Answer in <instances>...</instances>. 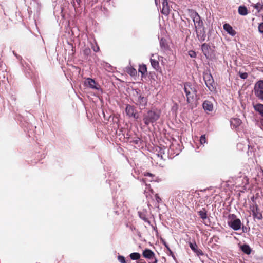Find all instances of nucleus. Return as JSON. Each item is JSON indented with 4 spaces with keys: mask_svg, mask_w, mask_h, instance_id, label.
<instances>
[{
    "mask_svg": "<svg viewBox=\"0 0 263 263\" xmlns=\"http://www.w3.org/2000/svg\"><path fill=\"white\" fill-rule=\"evenodd\" d=\"M184 91L186 93L187 101L192 108L196 106V90L195 83H185Z\"/></svg>",
    "mask_w": 263,
    "mask_h": 263,
    "instance_id": "1",
    "label": "nucleus"
},
{
    "mask_svg": "<svg viewBox=\"0 0 263 263\" xmlns=\"http://www.w3.org/2000/svg\"><path fill=\"white\" fill-rule=\"evenodd\" d=\"M186 12L187 15L193 20L196 30H197L200 29L203 26V22L198 13L192 9H187Z\"/></svg>",
    "mask_w": 263,
    "mask_h": 263,
    "instance_id": "2",
    "label": "nucleus"
},
{
    "mask_svg": "<svg viewBox=\"0 0 263 263\" xmlns=\"http://www.w3.org/2000/svg\"><path fill=\"white\" fill-rule=\"evenodd\" d=\"M160 117V113L159 112L154 111L153 110L148 111L144 115L143 121L144 123L148 125L151 123L156 122Z\"/></svg>",
    "mask_w": 263,
    "mask_h": 263,
    "instance_id": "3",
    "label": "nucleus"
},
{
    "mask_svg": "<svg viewBox=\"0 0 263 263\" xmlns=\"http://www.w3.org/2000/svg\"><path fill=\"white\" fill-rule=\"evenodd\" d=\"M228 224L234 230L237 231L241 228V222L239 219L236 218L234 214L229 216Z\"/></svg>",
    "mask_w": 263,
    "mask_h": 263,
    "instance_id": "4",
    "label": "nucleus"
},
{
    "mask_svg": "<svg viewBox=\"0 0 263 263\" xmlns=\"http://www.w3.org/2000/svg\"><path fill=\"white\" fill-rule=\"evenodd\" d=\"M136 94L137 96H135L133 99V102L139 106L140 109L145 108L147 103V98L139 94L137 92H136Z\"/></svg>",
    "mask_w": 263,
    "mask_h": 263,
    "instance_id": "5",
    "label": "nucleus"
},
{
    "mask_svg": "<svg viewBox=\"0 0 263 263\" xmlns=\"http://www.w3.org/2000/svg\"><path fill=\"white\" fill-rule=\"evenodd\" d=\"M250 209L252 211L253 216L254 218L258 220L262 219V216L261 212L259 211L258 206L257 205H253L251 206Z\"/></svg>",
    "mask_w": 263,
    "mask_h": 263,
    "instance_id": "6",
    "label": "nucleus"
},
{
    "mask_svg": "<svg viewBox=\"0 0 263 263\" xmlns=\"http://www.w3.org/2000/svg\"><path fill=\"white\" fill-rule=\"evenodd\" d=\"M254 91L255 95L263 100V83H256Z\"/></svg>",
    "mask_w": 263,
    "mask_h": 263,
    "instance_id": "7",
    "label": "nucleus"
},
{
    "mask_svg": "<svg viewBox=\"0 0 263 263\" xmlns=\"http://www.w3.org/2000/svg\"><path fill=\"white\" fill-rule=\"evenodd\" d=\"M125 111L127 115L129 117H132L135 119H137L138 118V116L135 112V110L133 106L130 105H127L126 107Z\"/></svg>",
    "mask_w": 263,
    "mask_h": 263,
    "instance_id": "8",
    "label": "nucleus"
},
{
    "mask_svg": "<svg viewBox=\"0 0 263 263\" xmlns=\"http://www.w3.org/2000/svg\"><path fill=\"white\" fill-rule=\"evenodd\" d=\"M87 89H91L94 91H101L100 86L98 83H84Z\"/></svg>",
    "mask_w": 263,
    "mask_h": 263,
    "instance_id": "9",
    "label": "nucleus"
},
{
    "mask_svg": "<svg viewBox=\"0 0 263 263\" xmlns=\"http://www.w3.org/2000/svg\"><path fill=\"white\" fill-rule=\"evenodd\" d=\"M143 255L145 258L149 259H153L155 257L154 253L149 249H146L144 250L143 252Z\"/></svg>",
    "mask_w": 263,
    "mask_h": 263,
    "instance_id": "10",
    "label": "nucleus"
},
{
    "mask_svg": "<svg viewBox=\"0 0 263 263\" xmlns=\"http://www.w3.org/2000/svg\"><path fill=\"white\" fill-rule=\"evenodd\" d=\"M223 29L228 33L232 36H234L236 34V31L233 29L232 27L228 24H225L223 25Z\"/></svg>",
    "mask_w": 263,
    "mask_h": 263,
    "instance_id": "11",
    "label": "nucleus"
},
{
    "mask_svg": "<svg viewBox=\"0 0 263 263\" xmlns=\"http://www.w3.org/2000/svg\"><path fill=\"white\" fill-rule=\"evenodd\" d=\"M203 108L205 110L211 111L213 110V106L212 102L206 100L203 103Z\"/></svg>",
    "mask_w": 263,
    "mask_h": 263,
    "instance_id": "12",
    "label": "nucleus"
},
{
    "mask_svg": "<svg viewBox=\"0 0 263 263\" xmlns=\"http://www.w3.org/2000/svg\"><path fill=\"white\" fill-rule=\"evenodd\" d=\"M230 122L231 126L233 127L236 128L241 124V121L237 118H234L231 120Z\"/></svg>",
    "mask_w": 263,
    "mask_h": 263,
    "instance_id": "13",
    "label": "nucleus"
},
{
    "mask_svg": "<svg viewBox=\"0 0 263 263\" xmlns=\"http://www.w3.org/2000/svg\"><path fill=\"white\" fill-rule=\"evenodd\" d=\"M254 107L263 117V104H258L254 105Z\"/></svg>",
    "mask_w": 263,
    "mask_h": 263,
    "instance_id": "14",
    "label": "nucleus"
},
{
    "mask_svg": "<svg viewBox=\"0 0 263 263\" xmlns=\"http://www.w3.org/2000/svg\"><path fill=\"white\" fill-rule=\"evenodd\" d=\"M241 249L245 253H246L247 254H250L251 253V248L247 245H243L241 246Z\"/></svg>",
    "mask_w": 263,
    "mask_h": 263,
    "instance_id": "15",
    "label": "nucleus"
},
{
    "mask_svg": "<svg viewBox=\"0 0 263 263\" xmlns=\"http://www.w3.org/2000/svg\"><path fill=\"white\" fill-rule=\"evenodd\" d=\"M238 13L241 15H246L248 14V10L246 7L240 6L238 8Z\"/></svg>",
    "mask_w": 263,
    "mask_h": 263,
    "instance_id": "16",
    "label": "nucleus"
},
{
    "mask_svg": "<svg viewBox=\"0 0 263 263\" xmlns=\"http://www.w3.org/2000/svg\"><path fill=\"white\" fill-rule=\"evenodd\" d=\"M151 65L153 66V67L156 69L158 70L159 68V62L157 60H156L155 59H151Z\"/></svg>",
    "mask_w": 263,
    "mask_h": 263,
    "instance_id": "17",
    "label": "nucleus"
},
{
    "mask_svg": "<svg viewBox=\"0 0 263 263\" xmlns=\"http://www.w3.org/2000/svg\"><path fill=\"white\" fill-rule=\"evenodd\" d=\"M199 215L201 218L203 220L206 219L207 218L206 211L204 209L198 212Z\"/></svg>",
    "mask_w": 263,
    "mask_h": 263,
    "instance_id": "18",
    "label": "nucleus"
},
{
    "mask_svg": "<svg viewBox=\"0 0 263 263\" xmlns=\"http://www.w3.org/2000/svg\"><path fill=\"white\" fill-rule=\"evenodd\" d=\"M147 212L146 211L143 212L138 211V214L139 215V217L144 221H146L147 220V216L146 213Z\"/></svg>",
    "mask_w": 263,
    "mask_h": 263,
    "instance_id": "19",
    "label": "nucleus"
},
{
    "mask_svg": "<svg viewBox=\"0 0 263 263\" xmlns=\"http://www.w3.org/2000/svg\"><path fill=\"white\" fill-rule=\"evenodd\" d=\"M130 257L133 260H137L140 258V255L138 253H132L130 254Z\"/></svg>",
    "mask_w": 263,
    "mask_h": 263,
    "instance_id": "20",
    "label": "nucleus"
},
{
    "mask_svg": "<svg viewBox=\"0 0 263 263\" xmlns=\"http://www.w3.org/2000/svg\"><path fill=\"white\" fill-rule=\"evenodd\" d=\"M170 12V9L168 5L163 6L162 13L166 15H168Z\"/></svg>",
    "mask_w": 263,
    "mask_h": 263,
    "instance_id": "21",
    "label": "nucleus"
},
{
    "mask_svg": "<svg viewBox=\"0 0 263 263\" xmlns=\"http://www.w3.org/2000/svg\"><path fill=\"white\" fill-rule=\"evenodd\" d=\"M254 8L255 9H256L257 11L259 12L260 11V10L263 9V4L260 3H257V4H255L254 6H253Z\"/></svg>",
    "mask_w": 263,
    "mask_h": 263,
    "instance_id": "22",
    "label": "nucleus"
},
{
    "mask_svg": "<svg viewBox=\"0 0 263 263\" xmlns=\"http://www.w3.org/2000/svg\"><path fill=\"white\" fill-rule=\"evenodd\" d=\"M212 78V77L211 74L206 73L204 74L203 79L204 80L205 82H207L208 81H210L211 79Z\"/></svg>",
    "mask_w": 263,
    "mask_h": 263,
    "instance_id": "23",
    "label": "nucleus"
},
{
    "mask_svg": "<svg viewBox=\"0 0 263 263\" xmlns=\"http://www.w3.org/2000/svg\"><path fill=\"white\" fill-rule=\"evenodd\" d=\"M147 71L146 67L145 65H141L139 66V71L142 73V74H144Z\"/></svg>",
    "mask_w": 263,
    "mask_h": 263,
    "instance_id": "24",
    "label": "nucleus"
},
{
    "mask_svg": "<svg viewBox=\"0 0 263 263\" xmlns=\"http://www.w3.org/2000/svg\"><path fill=\"white\" fill-rule=\"evenodd\" d=\"M200 143L202 145L206 143V137H205V135H202L200 137Z\"/></svg>",
    "mask_w": 263,
    "mask_h": 263,
    "instance_id": "25",
    "label": "nucleus"
},
{
    "mask_svg": "<svg viewBox=\"0 0 263 263\" xmlns=\"http://www.w3.org/2000/svg\"><path fill=\"white\" fill-rule=\"evenodd\" d=\"M118 260H119V262H120L121 263H126V261L125 260V259L124 258V256H121V255H119L118 256Z\"/></svg>",
    "mask_w": 263,
    "mask_h": 263,
    "instance_id": "26",
    "label": "nucleus"
},
{
    "mask_svg": "<svg viewBox=\"0 0 263 263\" xmlns=\"http://www.w3.org/2000/svg\"><path fill=\"white\" fill-rule=\"evenodd\" d=\"M190 247L194 252L196 251L197 249V246L196 243H190Z\"/></svg>",
    "mask_w": 263,
    "mask_h": 263,
    "instance_id": "27",
    "label": "nucleus"
},
{
    "mask_svg": "<svg viewBox=\"0 0 263 263\" xmlns=\"http://www.w3.org/2000/svg\"><path fill=\"white\" fill-rule=\"evenodd\" d=\"M128 72L131 75V76H135L136 73H137V71L135 69H129L128 71Z\"/></svg>",
    "mask_w": 263,
    "mask_h": 263,
    "instance_id": "28",
    "label": "nucleus"
},
{
    "mask_svg": "<svg viewBox=\"0 0 263 263\" xmlns=\"http://www.w3.org/2000/svg\"><path fill=\"white\" fill-rule=\"evenodd\" d=\"M239 76L243 79H245L248 77V73L246 72H240L239 73Z\"/></svg>",
    "mask_w": 263,
    "mask_h": 263,
    "instance_id": "29",
    "label": "nucleus"
},
{
    "mask_svg": "<svg viewBox=\"0 0 263 263\" xmlns=\"http://www.w3.org/2000/svg\"><path fill=\"white\" fill-rule=\"evenodd\" d=\"M189 55L192 58H195L196 56V53L195 51L190 50L189 51Z\"/></svg>",
    "mask_w": 263,
    "mask_h": 263,
    "instance_id": "30",
    "label": "nucleus"
},
{
    "mask_svg": "<svg viewBox=\"0 0 263 263\" xmlns=\"http://www.w3.org/2000/svg\"><path fill=\"white\" fill-rule=\"evenodd\" d=\"M194 252L196 253L198 256L202 255L203 254L202 251L200 249H197Z\"/></svg>",
    "mask_w": 263,
    "mask_h": 263,
    "instance_id": "31",
    "label": "nucleus"
},
{
    "mask_svg": "<svg viewBox=\"0 0 263 263\" xmlns=\"http://www.w3.org/2000/svg\"><path fill=\"white\" fill-rule=\"evenodd\" d=\"M258 30L260 33H263V23L259 24L258 26Z\"/></svg>",
    "mask_w": 263,
    "mask_h": 263,
    "instance_id": "32",
    "label": "nucleus"
},
{
    "mask_svg": "<svg viewBox=\"0 0 263 263\" xmlns=\"http://www.w3.org/2000/svg\"><path fill=\"white\" fill-rule=\"evenodd\" d=\"M155 199L158 203H160L161 201V198L157 194H155Z\"/></svg>",
    "mask_w": 263,
    "mask_h": 263,
    "instance_id": "33",
    "label": "nucleus"
},
{
    "mask_svg": "<svg viewBox=\"0 0 263 263\" xmlns=\"http://www.w3.org/2000/svg\"><path fill=\"white\" fill-rule=\"evenodd\" d=\"M167 248L168 249V250L169 251V252H170V254L172 256V257L175 259V256L173 254V252L172 251V250L168 247H167Z\"/></svg>",
    "mask_w": 263,
    "mask_h": 263,
    "instance_id": "34",
    "label": "nucleus"
},
{
    "mask_svg": "<svg viewBox=\"0 0 263 263\" xmlns=\"http://www.w3.org/2000/svg\"><path fill=\"white\" fill-rule=\"evenodd\" d=\"M162 5L163 6L168 5L167 0H163V2H162Z\"/></svg>",
    "mask_w": 263,
    "mask_h": 263,
    "instance_id": "35",
    "label": "nucleus"
},
{
    "mask_svg": "<svg viewBox=\"0 0 263 263\" xmlns=\"http://www.w3.org/2000/svg\"><path fill=\"white\" fill-rule=\"evenodd\" d=\"M153 259H154V261H152L151 262H150V263H157V259L155 257H154V258H153Z\"/></svg>",
    "mask_w": 263,
    "mask_h": 263,
    "instance_id": "36",
    "label": "nucleus"
},
{
    "mask_svg": "<svg viewBox=\"0 0 263 263\" xmlns=\"http://www.w3.org/2000/svg\"><path fill=\"white\" fill-rule=\"evenodd\" d=\"M144 175L146 176H150V177L152 176V174L151 173H147L146 174H145Z\"/></svg>",
    "mask_w": 263,
    "mask_h": 263,
    "instance_id": "37",
    "label": "nucleus"
},
{
    "mask_svg": "<svg viewBox=\"0 0 263 263\" xmlns=\"http://www.w3.org/2000/svg\"><path fill=\"white\" fill-rule=\"evenodd\" d=\"M205 84H206V86H207L208 87H209V88L210 87V85H212V83H205Z\"/></svg>",
    "mask_w": 263,
    "mask_h": 263,
    "instance_id": "38",
    "label": "nucleus"
},
{
    "mask_svg": "<svg viewBox=\"0 0 263 263\" xmlns=\"http://www.w3.org/2000/svg\"><path fill=\"white\" fill-rule=\"evenodd\" d=\"M207 47V46H206L205 44H203V45H202V49L203 50V49H204L205 47Z\"/></svg>",
    "mask_w": 263,
    "mask_h": 263,
    "instance_id": "39",
    "label": "nucleus"
},
{
    "mask_svg": "<svg viewBox=\"0 0 263 263\" xmlns=\"http://www.w3.org/2000/svg\"><path fill=\"white\" fill-rule=\"evenodd\" d=\"M91 82L95 83V81L92 79H91Z\"/></svg>",
    "mask_w": 263,
    "mask_h": 263,
    "instance_id": "40",
    "label": "nucleus"
},
{
    "mask_svg": "<svg viewBox=\"0 0 263 263\" xmlns=\"http://www.w3.org/2000/svg\"><path fill=\"white\" fill-rule=\"evenodd\" d=\"M258 82L261 83V82H263V81H261V80H260V81H259Z\"/></svg>",
    "mask_w": 263,
    "mask_h": 263,
    "instance_id": "41",
    "label": "nucleus"
}]
</instances>
